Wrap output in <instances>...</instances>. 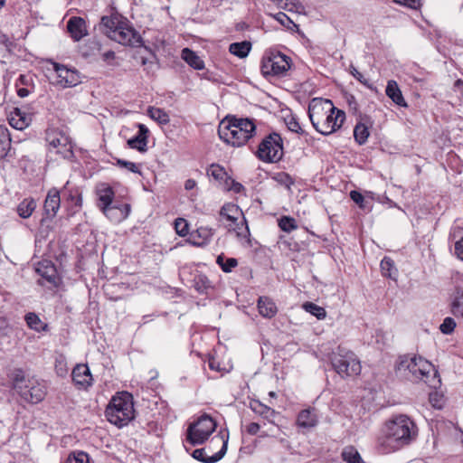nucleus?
I'll return each instance as SVG.
<instances>
[{
	"instance_id": "obj_34",
	"label": "nucleus",
	"mask_w": 463,
	"mask_h": 463,
	"mask_svg": "<svg viewBox=\"0 0 463 463\" xmlns=\"http://www.w3.org/2000/svg\"><path fill=\"white\" fill-rule=\"evenodd\" d=\"M451 313L463 318V289H458L451 303Z\"/></svg>"
},
{
	"instance_id": "obj_21",
	"label": "nucleus",
	"mask_w": 463,
	"mask_h": 463,
	"mask_svg": "<svg viewBox=\"0 0 463 463\" xmlns=\"http://www.w3.org/2000/svg\"><path fill=\"white\" fill-rule=\"evenodd\" d=\"M61 205V194L60 191L56 188H52L49 190L47 196L44 201V212L45 214L48 215L51 218H53L56 213H58V210L60 209Z\"/></svg>"
},
{
	"instance_id": "obj_26",
	"label": "nucleus",
	"mask_w": 463,
	"mask_h": 463,
	"mask_svg": "<svg viewBox=\"0 0 463 463\" xmlns=\"http://www.w3.org/2000/svg\"><path fill=\"white\" fill-rule=\"evenodd\" d=\"M298 425L301 428H312L317 423V416L314 409L301 411L297 419Z\"/></svg>"
},
{
	"instance_id": "obj_10",
	"label": "nucleus",
	"mask_w": 463,
	"mask_h": 463,
	"mask_svg": "<svg viewBox=\"0 0 463 463\" xmlns=\"http://www.w3.org/2000/svg\"><path fill=\"white\" fill-rule=\"evenodd\" d=\"M45 140L51 152L60 154L63 156L71 153V145L68 136L58 129H47Z\"/></svg>"
},
{
	"instance_id": "obj_28",
	"label": "nucleus",
	"mask_w": 463,
	"mask_h": 463,
	"mask_svg": "<svg viewBox=\"0 0 463 463\" xmlns=\"http://www.w3.org/2000/svg\"><path fill=\"white\" fill-rule=\"evenodd\" d=\"M181 57L189 66L195 70H202L204 68L203 61L189 48L183 49Z\"/></svg>"
},
{
	"instance_id": "obj_3",
	"label": "nucleus",
	"mask_w": 463,
	"mask_h": 463,
	"mask_svg": "<svg viewBox=\"0 0 463 463\" xmlns=\"http://www.w3.org/2000/svg\"><path fill=\"white\" fill-rule=\"evenodd\" d=\"M396 371L412 382L422 381L432 388H436L437 384L440 383V380L437 378L438 372L433 364L420 356H401L396 365Z\"/></svg>"
},
{
	"instance_id": "obj_51",
	"label": "nucleus",
	"mask_w": 463,
	"mask_h": 463,
	"mask_svg": "<svg viewBox=\"0 0 463 463\" xmlns=\"http://www.w3.org/2000/svg\"><path fill=\"white\" fill-rule=\"evenodd\" d=\"M286 124L288 126V128L292 131V132H296V133H302L303 130L298 121V119L295 118V117H289L287 120H286Z\"/></svg>"
},
{
	"instance_id": "obj_62",
	"label": "nucleus",
	"mask_w": 463,
	"mask_h": 463,
	"mask_svg": "<svg viewBox=\"0 0 463 463\" xmlns=\"http://www.w3.org/2000/svg\"><path fill=\"white\" fill-rule=\"evenodd\" d=\"M104 61L112 60L115 58V53L112 51H108L102 55Z\"/></svg>"
},
{
	"instance_id": "obj_27",
	"label": "nucleus",
	"mask_w": 463,
	"mask_h": 463,
	"mask_svg": "<svg viewBox=\"0 0 463 463\" xmlns=\"http://www.w3.org/2000/svg\"><path fill=\"white\" fill-rule=\"evenodd\" d=\"M258 309L260 314L268 318L273 317L277 314L275 303L267 297H260L258 300Z\"/></svg>"
},
{
	"instance_id": "obj_19",
	"label": "nucleus",
	"mask_w": 463,
	"mask_h": 463,
	"mask_svg": "<svg viewBox=\"0 0 463 463\" xmlns=\"http://www.w3.org/2000/svg\"><path fill=\"white\" fill-rule=\"evenodd\" d=\"M67 29L71 34V37L75 42H79L88 33L85 20L78 16L70 18L67 23Z\"/></svg>"
},
{
	"instance_id": "obj_29",
	"label": "nucleus",
	"mask_w": 463,
	"mask_h": 463,
	"mask_svg": "<svg viewBox=\"0 0 463 463\" xmlns=\"http://www.w3.org/2000/svg\"><path fill=\"white\" fill-rule=\"evenodd\" d=\"M36 208V202L33 198L24 199L17 206V213L21 218H29Z\"/></svg>"
},
{
	"instance_id": "obj_23",
	"label": "nucleus",
	"mask_w": 463,
	"mask_h": 463,
	"mask_svg": "<svg viewBox=\"0 0 463 463\" xmlns=\"http://www.w3.org/2000/svg\"><path fill=\"white\" fill-rule=\"evenodd\" d=\"M31 118L19 109H14L9 117V124L15 129L23 130L29 126Z\"/></svg>"
},
{
	"instance_id": "obj_61",
	"label": "nucleus",
	"mask_w": 463,
	"mask_h": 463,
	"mask_svg": "<svg viewBox=\"0 0 463 463\" xmlns=\"http://www.w3.org/2000/svg\"><path fill=\"white\" fill-rule=\"evenodd\" d=\"M244 189L243 185L233 180V193L239 194Z\"/></svg>"
},
{
	"instance_id": "obj_5",
	"label": "nucleus",
	"mask_w": 463,
	"mask_h": 463,
	"mask_svg": "<svg viewBox=\"0 0 463 463\" xmlns=\"http://www.w3.org/2000/svg\"><path fill=\"white\" fill-rule=\"evenodd\" d=\"M331 363L335 372L342 377L356 376L361 373V364L356 354L338 347L331 357Z\"/></svg>"
},
{
	"instance_id": "obj_8",
	"label": "nucleus",
	"mask_w": 463,
	"mask_h": 463,
	"mask_svg": "<svg viewBox=\"0 0 463 463\" xmlns=\"http://www.w3.org/2000/svg\"><path fill=\"white\" fill-rule=\"evenodd\" d=\"M257 156L263 162H279L283 156V142L280 135L273 132L265 137L259 145Z\"/></svg>"
},
{
	"instance_id": "obj_24",
	"label": "nucleus",
	"mask_w": 463,
	"mask_h": 463,
	"mask_svg": "<svg viewBox=\"0 0 463 463\" xmlns=\"http://www.w3.org/2000/svg\"><path fill=\"white\" fill-rule=\"evenodd\" d=\"M207 175L218 181L220 184H223V189L225 191L229 192L232 190V186L227 183V180L229 179L228 174L222 166L214 164L212 165L207 170Z\"/></svg>"
},
{
	"instance_id": "obj_40",
	"label": "nucleus",
	"mask_w": 463,
	"mask_h": 463,
	"mask_svg": "<svg viewBox=\"0 0 463 463\" xmlns=\"http://www.w3.org/2000/svg\"><path fill=\"white\" fill-rule=\"evenodd\" d=\"M29 380L30 379L25 378L24 372L18 369L14 373L12 386L19 393L20 390H23L24 387L26 386Z\"/></svg>"
},
{
	"instance_id": "obj_31",
	"label": "nucleus",
	"mask_w": 463,
	"mask_h": 463,
	"mask_svg": "<svg viewBox=\"0 0 463 463\" xmlns=\"http://www.w3.org/2000/svg\"><path fill=\"white\" fill-rule=\"evenodd\" d=\"M211 237V232L206 228L197 229L195 232H193L190 234L189 241L193 245L202 246L207 242L209 238Z\"/></svg>"
},
{
	"instance_id": "obj_52",
	"label": "nucleus",
	"mask_w": 463,
	"mask_h": 463,
	"mask_svg": "<svg viewBox=\"0 0 463 463\" xmlns=\"http://www.w3.org/2000/svg\"><path fill=\"white\" fill-rule=\"evenodd\" d=\"M350 198H351V199H352L355 203H357L361 209H364V208L365 207V206H364V195H363L361 193H359L358 191H355V190L351 191V192H350Z\"/></svg>"
},
{
	"instance_id": "obj_47",
	"label": "nucleus",
	"mask_w": 463,
	"mask_h": 463,
	"mask_svg": "<svg viewBox=\"0 0 463 463\" xmlns=\"http://www.w3.org/2000/svg\"><path fill=\"white\" fill-rule=\"evenodd\" d=\"M456 327V322L452 317H446L439 326V330L445 335H450Z\"/></svg>"
},
{
	"instance_id": "obj_4",
	"label": "nucleus",
	"mask_w": 463,
	"mask_h": 463,
	"mask_svg": "<svg viewBox=\"0 0 463 463\" xmlns=\"http://www.w3.org/2000/svg\"><path fill=\"white\" fill-rule=\"evenodd\" d=\"M105 415L108 420L118 427L127 425L134 419L133 397L128 392L117 393L108 405Z\"/></svg>"
},
{
	"instance_id": "obj_17",
	"label": "nucleus",
	"mask_w": 463,
	"mask_h": 463,
	"mask_svg": "<svg viewBox=\"0 0 463 463\" xmlns=\"http://www.w3.org/2000/svg\"><path fill=\"white\" fill-rule=\"evenodd\" d=\"M123 16L118 14H113L109 16H103L99 24V30L109 38H112L113 32H117L118 28L126 21Z\"/></svg>"
},
{
	"instance_id": "obj_49",
	"label": "nucleus",
	"mask_w": 463,
	"mask_h": 463,
	"mask_svg": "<svg viewBox=\"0 0 463 463\" xmlns=\"http://www.w3.org/2000/svg\"><path fill=\"white\" fill-rule=\"evenodd\" d=\"M232 204L231 203H225L221 211H220V219L219 221L222 222H227L228 225H230V222H232Z\"/></svg>"
},
{
	"instance_id": "obj_50",
	"label": "nucleus",
	"mask_w": 463,
	"mask_h": 463,
	"mask_svg": "<svg viewBox=\"0 0 463 463\" xmlns=\"http://www.w3.org/2000/svg\"><path fill=\"white\" fill-rule=\"evenodd\" d=\"M394 2L413 10H418L421 6V0H394Z\"/></svg>"
},
{
	"instance_id": "obj_9",
	"label": "nucleus",
	"mask_w": 463,
	"mask_h": 463,
	"mask_svg": "<svg viewBox=\"0 0 463 463\" xmlns=\"http://www.w3.org/2000/svg\"><path fill=\"white\" fill-rule=\"evenodd\" d=\"M256 125L250 118L233 116V147L244 146L255 134Z\"/></svg>"
},
{
	"instance_id": "obj_22",
	"label": "nucleus",
	"mask_w": 463,
	"mask_h": 463,
	"mask_svg": "<svg viewBox=\"0 0 463 463\" xmlns=\"http://www.w3.org/2000/svg\"><path fill=\"white\" fill-rule=\"evenodd\" d=\"M99 195V207L104 214H108V212L111 209L110 205L114 199V191L110 186H104L98 191Z\"/></svg>"
},
{
	"instance_id": "obj_45",
	"label": "nucleus",
	"mask_w": 463,
	"mask_h": 463,
	"mask_svg": "<svg viewBox=\"0 0 463 463\" xmlns=\"http://www.w3.org/2000/svg\"><path fill=\"white\" fill-rule=\"evenodd\" d=\"M116 165L120 168H126L131 173L141 175L139 165L133 162L118 158L116 160Z\"/></svg>"
},
{
	"instance_id": "obj_43",
	"label": "nucleus",
	"mask_w": 463,
	"mask_h": 463,
	"mask_svg": "<svg viewBox=\"0 0 463 463\" xmlns=\"http://www.w3.org/2000/svg\"><path fill=\"white\" fill-rule=\"evenodd\" d=\"M279 227L286 232H290L298 228L297 222L294 218L289 216H282L279 220Z\"/></svg>"
},
{
	"instance_id": "obj_37",
	"label": "nucleus",
	"mask_w": 463,
	"mask_h": 463,
	"mask_svg": "<svg viewBox=\"0 0 463 463\" xmlns=\"http://www.w3.org/2000/svg\"><path fill=\"white\" fill-rule=\"evenodd\" d=\"M233 232L239 240L245 239L249 235V228L244 219L238 221V218L233 216Z\"/></svg>"
},
{
	"instance_id": "obj_7",
	"label": "nucleus",
	"mask_w": 463,
	"mask_h": 463,
	"mask_svg": "<svg viewBox=\"0 0 463 463\" xmlns=\"http://www.w3.org/2000/svg\"><path fill=\"white\" fill-rule=\"evenodd\" d=\"M290 66V57L279 52H270L262 57L260 71L265 78L284 77Z\"/></svg>"
},
{
	"instance_id": "obj_46",
	"label": "nucleus",
	"mask_w": 463,
	"mask_h": 463,
	"mask_svg": "<svg viewBox=\"0 0 463 463\" xmlns=\"http://www.w3.org/2000/svg\"><path fill=\"white\" fill-rule=\"evenodd\" d=\"M175 229L177 234L180 236H185L189 232L188 222L183 218H178L175 222Z\"/></svg>"
},
{
	"instance_id": "obj_20",
	"label": "nucleus",
	"mask_w": 463,
	"mask_h": 463,
	"mask_svg": "<svg viewBox=\"0 0 463 463\" xmlns=\"http://www.w3.org/2000/svg\"><path fill=\"white\" fill-rule=\"evenodd\" d=\"M62 195L64 200L74 208V212H78L82 206V196L80 189L75 186H70L67 182L62 188Z\"/></svg>"
},
{
	"instance_id": "obj_60",
	"label": "nucleus",
	"mask_w": 463,
	"mask_h": 463,
	"mask_svg": "<svg viewBox=\"0 0 463 463\" xmlns=\"http://www.w3.org/2000/svg\"><path fill=\"white\" fill-rule=\"evenodd\" d=\"M30 91L28 89L26 88H19L17 90V95L20 97V98H25L29 95Z\"/></svg>"
},
{
	"instance_id": "obj_41",
	"label": "nucleus",
	"mask_w": 463,
	"mask_h": 463,
	"mask_svg": "<svg viewBox=\"0 0 463 463\" xmlns=\"http://www.w3.org/2000/svg\"><path fill=\"white\" fill-rule=\"evenodd\" d=\"M303 308L310 313L311 315L315 316L317 319H323L326 316V312L324 307L316 305L312 302H306L303 304Z\"/></svg>"
},
{
	"instance_id": "obj_6",
	"label": "nucleus",
	"mask_w": 463,
	"mask_h": 463,
	"mask_svg": "<svg viewBox=\"0 0 463 463\" xmlns=\"http://www.w3.org/2000/svg\"><path fill=\"white\" fill-rule=\"evenodd\" d=\"M215 420L209 415L203 414L192 422L186 430V441L193 446L205 442L216 429Z\"/></svg>"
},
{
	"instance_id": "obj_33",
	"label": "nucleus",
	"mask_w": 463,
	"mask_h": 463,
	"mask_svg": "<svg viewBox=\"0 0 463 463\" xmlns=\"http://www.w3.org/2000/svg\"><path fill=\"white\" fill-rule=\"evenodd\" d=\"M251 48L252 43L250 41L233 43V56L244 59L249 55Z\"/></svg>"
},
{
	"instance_id": "obj_2",
	"label": "nucleus",
	"mask_w": 463,
	"mask_h": 463,
	"mask_svg": "<svg viewBox=\"0 0 463 463\" xmlns=\"http://www.w3.org/2000/svg\"><path fill=\"white\" fill-rule=\"evenodd\" d=\"M308 117L315 129L327 136L341 128L345 113L336 109L330 99L315 98L309 103Z\"/></svg>"
},
{
	"instance_id": "obj_48",
	"label": "nucleus",
	"mask_w": 463,
	"mask_h": 463,
	"mask_svg": "<svg viewBox=\"0 0 463 463\" xmlns=\"http://www.w3.org/2000/svg\"><path fill=\"white\" fill-rule=\"evenodd\" d=\"M210 286L209 279L203 275H199L194 279V287L198 292L205 291Z\"/></svg>"
},
{
	"instance_id": "obj_55",
	"label": "nucleus",
	"mask_w": 463,
	"mask_h": 463,
	"mask_svg": "<svg viewBox=\"0 0 463 463\" xmlns=\"http://www.w3.org/2000/svg\"><path fill=\"white\" fill-rule=\"evenodd\" d=\"M209 367L218 372L225 371V373H229L230 371L229 369L222 368L220 363L213 358L209 360Z\"/></svg>"
},
{
	"instance_id": "obj_11",
	"label": "nucleus",
	"mask_w": 463,
	"mask_h": 463,
	"mask_svg": "<svg viewBox=\"0 0 463 463\" xmlns=\"http://www.w3.org/2000/svg\"><path fill=\"white\" fill-rule=\"evenodd\" d=\"M52 65L56 73L54 85L65 89L74 87L80 82L77 71L54 61H52Z\"/></svg>"
},
{
	"instance_id": "obj_42",
	"label": "nucleus",
	"mask_w": 463,
	"mask_h": 463,
	"mask_svg": "<svg viewBox=\"0 0 463 463\" xmlns=\"http://www.w3.org/2000/svg\"><path fill=\"white\" fill-rule=\"evenodd\" d=\"M380 268L383 277L392 279L393 280L397 279L398 269L393 265V262H380Z\"/></svg>"
},
{
	"instance_id": "obj_35",
	"label": "nucleus",
	"mask_w": 463,
	"mask_h": 463,
	"mask_svg": "<svg viewBox=\"0 0 463 463\" xmlns=\"http://www.w3.org/2000/svg\"><path fill=\"white\" fill-rule=\"evenodd\" d=\"M25 321H26L27 326L31 329L37 331V332L45 330V328L47 327V325L40 319L38 315H36L35 313H33V312H30L25 315Z\"/></svg>"
},
{
	"instance_id": "obj_13",
	"label": "nucleus",
	"mask_w": 463,
	"mask_h": 463,
	"mask_svg": "<svg viewBox=\"0 0 463 463\" xmlns=\"http://www.w3.org/2000/svg\"><path fill=\"white\" fill-rule=\"evenodd\" d=\"M211 443L221 444V449L212 455H207L205 449H197L194 450L192 454L193 458L203 463H214L219 461L227 450L228 437L224 439L223 437L215 436L212 439Z\"/></svg>"
},
{
	"instance_id": "obj_1",
	"label": "nucleus",
	"mask_w": 463,
	"mask_h": 463,
	"mask_svg": "<svg viewBox=\"0 0 463 463\" xmlns=\"http://www.w3.org/2000/svg\"><path fill=\"white\" fill-rule=\"evenodd\" d=\"M419 429L406 414H395L384 421L376 439V449L381 454H390L412 444Z\"/></svg>"
},
{
	"instance_id": "obj_39",
	"label": "nucleus",
	"mask_w": 463,
	"mask_h": 463,
	"mask_svg": "<svg viewBox=\"0 0 463 463\" xmlns=\"http://www.w3.org/2000/svg\"><path fill=\"white\" fill-rule=\"evenodd\" d=\"M343 459L347 463H359L361 456L357 449L353 446L345 447L341 454Z\"/></svg>"
},
{
	"instance_id": "obj_16",
	"label": "nucleus",
	"mask_w": 463,
	"mask_h": 463,
	"mask_svg": "<svg viewBox=\"0 0 463 463\" xmlns=\"http://www.w3.org/2000/svg\"><path fill=\"white\" fill-rule=\"evenodd\" d=\"M137 127L138 128L137 135L129 138L127 144L130 148L145 153L147 151L149 129L141 123H138Z\"/></svg>"
},
{
	"instance_id": "obj_59",
	"label": "nucleus",
	"mask_w": 463,
	"mask_h": 463,
	"mask_svg": "<svg viewBox=\"0 0 463 463\" xmlns=\"http://www.w3.org/2000/svg\"><path fill=\"white\" fill-rule=\"evenodd\" d=\"M195 185H196V182L193 179H188L184 183V188L186 190H192L195 187Z\"/></svg>"
},
{
	"instance_id": "obj_32",
	"label": "nucleus",
	"mask_w": 463,
	"mask_h": 463,
	"mask_svg": "<svg viewBox=\"0 0 463 463\" xmlns=\"http://www.w3.org/2000/svg\"><path fill=\"white\" fill-rule=\"evenodd\" d=\"M148 116L159 123L160 125H166L170 121L169 115L162 109L150 107L147 109Z\"/></svg>"
},
{
	"instance_id": "obj_44",
	"label": "nucleus",
	"mask_w": 463,
	"mask_h": 463,
	"mask_svg": "<svg viewBox=\"0 0 463 463\" xmlns=\"http://www.w3.org/2000/svg\"><path fill=\"white\" fill-rule=\"evenodd\" d=\"M63 463H89V456L83 451L72 452Z\"/></svg>"
},
{
	"instance_id": "obj_56",
	"label": "nucleus",
	"mask_w": 463,
	"mask_h": 463,
	"mask_svg": "<svg viewBox=\"0 0 463 463\" xmlns=\"http://www.w3.org/2000/svg\"><path fill=\"white\" fill-rule=\"evenodd\" d=\"M259 430H260V425L255 422H251L247 426V431L251 435L256 434L259 431Z\"/></svg>"
},
{
	"instance_id": "obj_18",
	"label": "nucleus",
	"mask_w": 463,
	"mask_h": 463,
	"mask_svg": "<svg viewBox=\"0 0 463 463\" xmlns=\"http://www.w3.org/2000/svg\"><path fill=\"white\" fill-rule=\"evenodd\" d=\"M71 375L74 383L80 387L86 389L92 384L93 378L87 364H77Z\"/></svg>"
},
{
	"instance_id": "obj_14",
	"label": "nucleus",
	"mask_w": 463,
	"mask_h": 463,
	"mask_svg": "<svg viewBox=\"0 0 463 463\" xmlns=\"http://www.w3.org/2000/svg\"><path fill=\"white\" fill-rule=\"evenodd\" d=\"M112 33L111 40L118 42L122 45L136 46L141 43V37L137 31L129 25L128 20H126L118 31Z\"/></svg>"
},
{
	"instance_id": "obj_57",
	"label": "nucleus",
	"mask_w": 463,
	"mask_h": 463,
	"mask_svg": "<svg viewBox=\"0 0 463 463\" xmlns=\"http://www.w3.org/2000/svg\"><path fill=\"white\" fill-rule=\"evenodd\" d=\"M277 20L281 23V24H285V22L288 21L291 23L292 21L289 19V17L284 14V13H279L277 15Z\"/></svg>"
},
{
	"instance_id": "obj_38",
	"label": "nucleus",
	"mask_w": 463,
	"mask_h": 463,
	"mask_svg": "<svg viewBox=\"0 0 463 463\" xmlns=\"http://www.w3.org/2000/svg\"><path fill=\"white\" fill-rule=\"evenodd\" d=\"M354 137L359 145H364L369 137V129L364 123H358L354 129Z\"/></svg>"
},
{
	"instance_id": "obj_53",
	"label": "nucleus",
	"mask_w": 463,
	"mask_h": 463,
	"mask_svg": "<svg viewBox=\"0 0 463 463\" xmlns=\"http://www.w3.org/2000/svg\"><path fill=\"white\" fill-rule=\"evenodd\" d=\"M350 72L358 81H360L364 85H367V80L364 78L363 74L359 72L358 70L354 65H350Z\"/></svg>"
},
{
	"instance_id": "obj_58",
	"label": "nucleus",
	"mask_w": 463,
	"mask_h": 463,
	"mask_svg": "<svg viewBox=\"0 0 463 463\" xmlns=\"http://www.w3.org/2000/svg\"><path fill=\"white\" fill-rule=\"evenodd\" d=\"M225 272L232 271V262H217Z\"/></svg>"
},
{
	"instance_id": "obj_64",
	"label": "nucleus",
	"mask_w": 463,
	"mask_h": 463,
	"mask_svg": "<svg viewBox=\"0 0 463 463\" xmlns=\"http://www.w3.org/2000/svg\"><path fill=\"white\" fill-rule=\"evenodd\" d=\"M248 24L246 23H239L236 24V30L243 31L248 28Z\"/></svg>"
},
{
	"instance_id": "obj_36",
	"label": "nucleus",
	"mask_w": 463,
	"mask_h": 463,
	"mask_svg": "<svg viewBox=\"0 0 463 463\" xmlns=\"http://www.w3.org/2000/svg\"><path fill=\"white\" fill-rule=\"evenodd\" d=\"M250 406L255 413H258L266 419H269L275 414L274 410L268 407L267 405L262 404L259 401L250 402Z\"/></svg>"
},
{
	"instance_id": "obj_12",
	"label": "nucleus",
	"mask_w": 463,
	"mask_h": 463,
	"mask_svg": "<svg viewBox=\"0 0 463 463\" xmlns=\"http://www.w3.org/2000/svg\"><path fill=\"white\" fill-rule=\"evenodd\" d=\"M19 395L25 401L33 404L41 402L46 396V387L37 380L32 379L23 390H20Z\"/></svg>"
},
{
	"instance_id": "obj_54",
	"label": "nucleus",
	"mask_w": 463,
	"mask_h": 463,
	"mask_svg": "<svg viewBox=\"0 0 463 463\" xmlns=\"http://www.w3.org/2000/svg\"><path fill=\"white\" fill-rule=\"evenodd\" d=\"M455 250L458 258L463 260V236L455 243Z\"/></svg>"
},
{
	"instance_id": "obj_15",
	"label": "nucleus",
	"mask_w": 463,
	"mask_h": 463,
	"mask_svg": "<svg viewBox=\"0 0 463 463\" xmlns=\"http://www.w3.org/2000/svg\"><path fill=\"white\" fill-rule=\"evenodd\" d=\"M35 270L42 277L39 284L43 286L49 283L54 287L60 284L61 278L53 262H37Z\"/></svg>"
},
{
	"instance_id": "obj_63",
	"label": "nucleus",
	"mask_w": 463,
	"mask_h": 463,
	"mask_svg": "<svg viewBox=\"0 0 463 463\" xmlns=\"http://www.w3.org/2000/svg\"><path fill=\"white\" fill-rule=\"evenodd\" d=\"M437 396H438L437 394L430 395V402L432 403V405H433L434 407H436V408H441V405H439V404L437 403V402H438V399H436V397H437Z\"/></svg>"
},
{
	"instance_id": "obj_25",
	"label": "nucleus",
	"mask_w": 463,
	"mask_h": 463,
	"mask_svg": "<svg viewBox=\"0 0 463 463\" xmlns=\"http://www.w3.org/2000/svg\"><path fill=\"white\" fill-rule=\"evenodd\" d=\"M386 95L398 106L400 107H407V103L402 96V93L397 84V82L393 80L388 81L386 90Z\"/></svg>"
},
{
	"instance_id": "obj_30",
	"label": "nucleus",
	"mask_w": 463,
	"mask_h": 463,
	"mask_svg": "<svg viewBox=\"0 0 463 463\" xmlns=\"http://www.w3.org/2000/svg\"><path fill=\"white\" fill-rule=\"evenodd\" d=\"M232 116L227 115L220 123L218 128V135L223 142L230 145L232 138Z\"/></svg>"
}]
</instances>
